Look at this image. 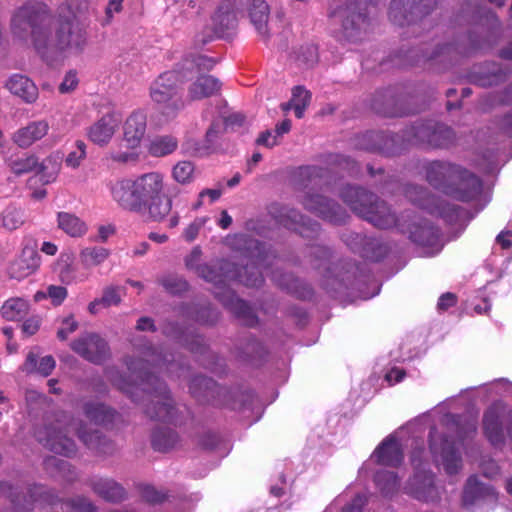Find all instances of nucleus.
I'll use <instances>...</instances> for the list:
<instances>
[{
    "mask_svg": "<svg viewBox=\"0 0 512 512\" xmlns=\"http://www.w3.org/2000/svg\"><path fill=\"white\" fill-rule=\"evenodd\" d=\"M11 31L19 40H30L45 61L66 51L80 53L87 43L86 31L76 17L56 23L41 2H27L17 8L11 18Z\"/></svg>",
    "mask_w": 512,
    "mask_h": 512,
    "instance_id": "obj_1",
    "label": "nucleus"
},
{
    "mask_svg": "<svg viewBox=\"0 0 512 512\" xmlns=\"http://www.w3.org/2000/svg\"><path fill=\"white\" fill-rule=\"evenodd\" d=\"M141 355V359L128 358L126 360L130 376L139 378V383L129 381L115 368L107 370L108 379L135 402L140 400L139 394H141V399L147 402L144 405V413L150 419L172 421L176 409L166 384L150 372L143 370L149 368L158 372L174 374L180 368V364L175 361L172 354L164 353L162 348L147 346L142 350Z\"/></svg>",
    "mask_w": 512,
    "mask_h": 512,
    "instance_id": "obj_2",
    "label": "nucleus"
},
{
    "mask_svg": "<svg viewBox=\"0 0 512 512\" xmlns=\"http://www.w3.org/2000/svg\"><path fill=\"white\" fill-rule=\"evenodd\" d=\"M164 176L148 172L135 178H124L110 185L112 199L124 210L144 214L150 221L164 222L172 229L180 216L172 212V198L165 194Z\"/></svg>",
    "mask_w": 512,
    "mask_h": 512,
    "instance_id": "obj_3",
    "label": "nucleus"
},
{
    "mask_svg": "<svg viewBox=\"0 0 512 512\" xmlns=\"http://www.w3.org/2000/svg\"><path fill=\"white\" fill-rule=\"evenodd\" d=\"M208 268L206 275H198L207 282L216 285L214 291L219 301L231 311L237 318L241 319L245 325L253 326L257 323V317L253 309L242 299L238 298L235 293L225 288L227 280L238 279L241 283L248 287H259L264 282L262 273L254 264L246 265L241 270H232L234 265L229 261L222 260L214 265L206 264Z\"/></svg>",
    "mask_w": 512,
    "mask_h": 512,
    "instance_id": "obj_4",
    "label": "nucleus"
},
{
    "mask_svg": "<svg viewBox=\"0 0 512 512\" xmlns=\"http://www.w3.org/2000/svg\"><path fill=\"white\" fill-rule=\"evenodd\" d=\"M208 268L206 275H198L207 282L216 285L214 291L219 301L231 311L237 318L241 319L245 325L253 326L257 323V317L253 309L242 299L238 298L235 293L225 288L227 280L238 279L241 283L248 287H259L264 282L262 273L254 264L246 265L241 270H232L234 265L229 261L222 260L214 265L206 264Z\"/></svg>",
    "mask_w": 512,
    "mask_h": 512,
    "instance_id": "obj_5",
    "label": "nucleus"
},
{
    "mask_svg": "<svg viewBox=\"0 0 512 512\" xmlns=\"http://www.w3.org/2000/svg\"><path fill=\"white\" fill-rule=\"evenodd\" d=\"M426 180L452 198L468 202L482 191L481 180L467 169L444 161H433L425 166Z\"/></svg>",
    "mask_w": 512,
    "mask_h": 512,
    "instance_id": "obj_6",
    "label": "nucleus"
},
{
    "mask_svg": "<svg viewBox=\"0 0 512 512\" xmlns=\"http://www.w3.org/2000/svg\"><path fill=\"white\" fill-rule=\"evenodd\" d=\"M75 431L79 440L88 448L98 453L106 454L112 451V444L103 437L98 430H86L81 420L69 419L65 422L57 421L45 429V437L38 434V439L51 451L70 457L76 453L75 441L68 436V432Z\"/></svg>",
    "mask_w": 512,
    "mask_h": 512,
    "instance_id": "obj_7",
    "label": "nucleus"
},
{
    "mask_svg": "<svg viewBox=\"0 0 512 512\" xmlns=\"http://www.w3.org/2000/svg\"><path fill=\"white\" fill-rule=\"evenodd\" d=\"M340 197L354 213L375 227L388 229L396 225L395 214L375 194L360 187L346 185L341 189Z\"/></svg>",
    "mask_w": 512,
    "mask_h": 512,
    "instance_id": "obj_8",
    "label": "nucleus"
},
{
    "mask_svg": "<svg viewBox=\"0 0 512 512\" xmlns=\"http://www.w3.org/2000/svg\"><path fill=\"white\" fill-rule=\"evenodd\" d=\"M215 64L216 61L213 58L205 55H191L179 63L182 82L192 81L188 88V96L191 100L211 97L220 91V81L205 73Z\"/></svg>",
    "mask_w": 512,
    "mask_h": 512,
    "instance_id": "obj_9",
    "label": "nucleus"
},
{
    "mask_svg": "<svg viewBox=\"0 0 512 512\" xmlns=\"http://www.w3.org/2000/svg\"><path fill=\"white\" fill-rule=\"evenodd\" d=\"M182 78L177 68L160 74L149 87V96L157 110L167 120L173 119L184 108L180 85Z\"/></svg>",
    "mask_w": 512,
    "mask_h": 512,
    "instance_id": "obj_10",
    "label": "nucleus"
},
{
    "mask_svg": "<svg viewBox=\"0 0 512 512\" xmlns=\"http://www.w3.org/2000/svg\"><path fill=\"white\" fill-rule=\"evenodd\" d=\"M340 23L335 37L340 42L356 43L364 38L370 27L367 8L360 0H348L330 13Z\"/></svg>",
    "mask_w": 512,
    "mask_h": 512,
    "instance_id": "obj_11",
    "label": "nucleus"
},
{
    "mask_svg": "<svg viewBox=\"0 0 512 512\" xmlns=\"http://www.w3.org/2000/svg\"><path fill=\"white\" fill-rule=\"evenodd\" d=\"M5 164L17 177L36 172L46 184L54 181L58 173V164L52 155L40 162L35 154H12L5 159Z\"/></svg>",
    "mask_w": 512,
    "mask_h": 512,
    "instance_id": "obj_12",
    "label": "nucleus"
},
{
    "mask_svg": "<svg viewBox=\"0 0 512 512\" xmlns=\"http://www.w3.org/2000/svg\"><path fill=\"white\" fill-rule=\"evenodd\" d=\"M405 138L412 144L430 148H446L455 140L453 130L434 121L418 123L405 132Z\"/></svg>",
    "mask_w": 512,
    "mask_h": 512,
    "instance_id": "obj_13",
    "label": "nucleus"
},
{
    "mask_svg": "<svg viewBox=\"0 0 512 512\" xmlns=\"http://www.w3.org/2000/svg\"><path fill=\"white\" fill-rule=\"evenodd\" d=\"M300 203L307 211L333 224H343L348 217L339 204L322 194L307 192Z\"/></svg>",
    "mask_w": 512,
    "mask_h": 512,
    "instance_id": "obj_14",
    "label": "nucleus"
},
{
    "mask_svg": "<svg viewBox=\"0 0 512 512\" xmlns=\"http://www.w3.org/2000/svg\"><path fill=\"white\" fill-rule=\"evenodd\" d=\"M436 6V0H392L389 8L391 21L399 26L409 24L413 16L429 14Z\"/></svg>",
    "mask_w": 512,
    "mask_h": 512,
    "instance_id": "obj_15",
    "label": "nucleus"
},
{
    "mask_svg": "<svg viewBox=\"0 0 512 512\" xmlns=\"http://www.w3.org/2000/svg\"><path fill=\"white\" fill-rule=\"evenodd\" d=\"M415 472L405 486V492L415 499L423 502H433L439 499V492L434 482V475L420 468V464L416 463L413 458Z\"/></svg>",
    "mask_w": 512,
    "mask_h": 512,
    "instance_id": "obj_16",
    "label": "nucleus"
},
{
    "mask_svg": "<svg viewBox=\"0 0 512 512\" xmlns=\"http://www.w3.org/2000/svg\"><path fill=\"white\" fill-rule=\"evenodd\" d=\"M510 412L504 403L495 402L484 413L483 428L492 445L499 446L504 443V425L510 417Z\"/></svg>",
    "mask_w": 512,
    "mask_h": 512,
    "instance_id": "obj_17",
    "label": "nucleus"
},
{
    "mask_svg": "<svg viewBox=\"0 0 512 512\" xmlns=\"http://www.w3.org/2000/svg\"><path fill=\"white\" fill-rule=\"evenodd\" d=\"M70 346L75 353L95 364H101L110 356L107 342L95 333L82 334Z\"/></svg>",
    "mask_w": 512,
    "mask_h": 512,
    "instance_id": "obj_18",
    "label": "nucleus"
},
{
    "mask_svg": "<svg viewBox=\"0 0 512 512\" xmlns=\"http://www.w3.org/2000/svg\"><path fill=\"white\" fill-rule=\"evenodd\" d=\"M405 195L410 202L421 209L427 210L430 214L449 217L450 212L454 213L456 211L455 206L440 201L422 186L407 185Z\"/></svg>",
    "mask_w": 512,
    "mask_h": 512,
    "instance_id": "obj_19",
    "label": "nucleus"
},
{
    "mask_svg": "<svg viewBox=\"0 0 512 512\" xmlns=\"http://www.w3.org/2000/svg\"><path fill=\"white\" fill-rule=\"evenodd\" d=\"M269 214L283 226L295 230L303 236H309V231L316 233L319 230V224L317 222H311L309 220L307 225L305 217L297 210L278 203H274L269 207Z\"/></svg>",
    "mask_w": 512,
    "mask_h": 512,
    "instance_id": "obj_20",
    "label": "nucleus"
},
{
    "mask_svg": "<svg viewBox=\"0 0 512 512\" xmlns=\"http://www.w3.org/2000/svg\"><path fill=\"white\" fill-rule=\"evenodd\" d=\"M122 122L121 116L115 111L104 114L87 129L88 139L96 145L106 146L113 138Z\"/></svg>",
    "mask_w": 512,
    "mask_h": 512,
    "instance_id": "obj_21",
    "label": "nucleus"
},
{
    "mask_svg": "<svg viewBox=\"0 0 512 512\" xmlns=\"http://www.w3.org/2000/svg\"><path fill=\"white\" fill-rule=\"evenodd\" d=\"M1 491L10 498L12 503L11 512H29L33 503L43 494L42 486H29L25 492H19L8 483L1 484Z\"/></svg>",
    "mask_w": 512,
    "mask_h": 512,
    "instance_id": "obj_22",
    "label": "nucleus"
},
{
    "mask_svg": "<svg viewBox=\"0 0 512 512\" xmlns=\"http://www.w3.org/2000/svg\"><path fill=\"white\" fill-rule=\"evenodd\" d=\"M50 129L45 119L35 120L17 129L11 137L12 142L21 149H27L43 139Z\"/></svg>",
    "mask_w": 512,
    "mask_h": 512,
    "instance_id": "obj_23",
    "label": "nucleus"
},
{
    "mask_svg": "<svg viewBox=\"0 0 512 512\" xmlns=\"http://www.w3.org/2000/svg\"><path fill=\"white\" fill-rule=\"evenodd\" d=\"M40 265V256L36 250L25 247L8 268L10 278L22 280L33 274Z\"/></svg>",
    "mask_w": 512,
    "mask_h": 512,
    "instance_id": "obj_24",
    "label": "nucleus"
},
{
    "mask_svg": "<svg viewBox=\"0 0 512 512\" xmlns=\"http://www.w3.org/2000/svg\"><path fill=\"white\" fill-rule=\"evenodd\" d=\"M398 136L387 135L383 132H366L357 137L355 146L367 151H380L385 154H395L397 150L393 144Z\"/></svg>",
    "mask_w": 512,
    "mask_h": 512,
    "instance_id": "obj_25",
    "label": "nucleus"
},
{
    "mask_svg": "<svg viewBox=\"0 0 512 512\" xmlns=\"http://www.w3.org/2000/svg\"><path fill=\"white\" fill-rule=\"evenodd\" d=\"M246 11L251 24L263 40H268L270 7L265 0H246Z\"/></svg>",
    "mask_w": 512,
    "mask_h": 512,
    "instance_id": "obj_26",
    "label": "nucleus"
},
{
    "mask_svg": "<svg viewBox=\"0 0 512 512\" xmlns=\"http://www.w3.org/2000/svg\"><path fill=\"white\" fill-rule=\"evenodd\" d=\"M87 485L92 491L108 502H121L126 498L123 486L111 478L91 477Z\"/></svg>",
    "mask_w": 512,
    "mask_h": 512,
    "instance_id": "obj_27",
    "label": "nucleus"
},
{
    "mask_svg": "<svg viewBox=\"0 0 512 512\" xmlns=\"http://www.w3.org/2000/svg\"><path fill=\"white\" fill-rule=\"evenodd\" d=\"M371 458L379 465L397 466L403 460V451L399 441L393 436H388L374 450Z\"/></svg>",
    "mask_w": 512,
    "mask_h": 512,
    "instance_id": "obj_28",
    "label": "nucleus"
},
{
    "mask_svg": "<svg viewBox=\"0 0 512 512\" xmlns=\"http://www.w3.org/2000/svg\"><path fill=\"white\" fill-rule=\"evenodd\" d=\"M442 447L439 448L435 436L430 433V449L434 455L440 454L445 471L456 474L462 467V459L458 451L446 439H442Z\"/></svg>",
    "mask_w": 512,
    "mask_h": 512,
    "instance_id": "obj_29",
    "label": "nucleus"
},
{
    "mask_svg": "<svg viewBox=\"0 0 512 512\" xmlns=\"http://www.w3.org/2000/svg\"><path fill=\"white\" fill-rule=\"evenodd\" d=\"M495 495L492 486L480 482L476 476H470L463 489L462 504L465 508L470 509L479 501L495 497Z\"/></svg>",
    "mask_w": 512,
    "mask_h": 512,
    "instance_id": "obj_30",
    "label": "nucleus"
},
{
    "mask_svg": "<svg viewBox=\"0 0 512 512\" xmlns=\"http://www.w3.org/2000/svg\"><path fill=\"white\" fill-rule=\"evenodd\" d=\"M6 87L13 95L21 98L27 104L35 103L39 96L35 83L21 74L12 75L6 83Z\"/></svg>",
    "mask_w": 512,
    "mask_h": 512,
    "instance_id": "obj_31",
    "label": "nucleus"
},
{
    "mask_svg": "<svg viewBox=\"0 0 512 512\" xmlns=\"http://www.w3.org/2000/svg\"><path fill=\"white\" fill-rule=\"evenodd\" d=\"M146 132V115L142 111L133 112L124 124V140L131 149L140 145Z\"/></svg>",
    "mask_w": 512,
    "mask_h": 512,
    "instance_id": "obj_32",
    "label": "nucleus"
},
{
    "mask_svg": "<svg viewBox=\"0 0 512 512\" xmlns=\"http://www.w3.org/2000/svg\"><path fill=\"white\" fill-rule=\"evenodd\" d=\"M189 390L198 401L213 402L220 395L222 388L211 378L198 375L191 380Z\"/></svg>",
    "mask_w": 512,
    "mask_h": 512,
    "instance_id": "obj_33",
    "label": "nucleus"
},
{
    "mask_svg": "<svg viewBox=\"0 0 512 512\" xmlns=\"http://www.w3.org/2000/svg\"><path fill=\"white\" fill-rule=\"evenodd\" d=\"M29 309L28 301L20 297H15L3 303L0 313L7 321H19L28 315Z\"/></svg>",
    "mask_w": 512,
    "mask_h": 512,
    "instance_id": "obj_34",
    "label": "nucleus"
},
{
    "mask_svg": "<svg viewBox=\"0 0 512 512\" xmlns=\"http://www.w3.org/2000/svg\"><path fill=\"white\" fill-rule=\"evenodd\" d=\"M438 238L437 228L428 223L414 225L410 231V239L420 246L432 247L438 242Z\"/></svg>",
    "mask_w": 512,
    "mask_h": 512,
    "instance_id": "obj_35",
    "label": "nucleus"
},
{
    "mask_svg": "<svg viewBox=\"0 0 512 512\" xmlns=\"http://www.w3.org/2000/svg\"><path fill=\"white\" fill-rule=\"evenodd\" d=\"M178 441L177 433L169 427L158 428L152 433V446L160 452H166L174 448Z\"/></svg>",
    "mask_w": 512,
    "mask_h": 512,
    "instance_id": "obj_36",
    "label": "nucleus"
},
{
    "mask_svg": "<svg viewBox=\"0 0 512 512\" xmlns=\"http://www.w3.org/2000/svg\"><path fill=\"white\" fill-rule=\"evenodd\" d=\"M86 417L95 424H106L113 420L114 412L102 403L87 402L83 407Z\"/></svg>",
    "mask_w": 512,
    "mask_h": 512,
    "instance_id": "obj_37",
    "label": "nucleus"
},
{
    "mask_svg": "<svg viewBox=\"0 0 512 512\" xmlns=\"http://www.w3.org/2000/svg\"><path fill=\"white\" fill-rule=\"evenodd\" d=\"M236 17L232 12L219 9L213 16V29L217 37H225L236 27Z\"/></svg>",
    "mask_w": 512,
    "mask_h": 512,
    "instance_id": "obj_38",
    "label": "nucleus"
},
{
    "mask_svg": "<svg viewBox=\"0 0 512 512\" xmlns=\"http://www.w3.org/2000/svg\"><path fill=\"white\" fill-rule=\"evenodd\" d=\"M55 360L52 356L47 355L40 359L39 363L37 361V355L33 352H30L27 355L24 367L27 372H37L42 376H49L55 368Z\"/></svg>",
    "mask_w": 512,
    "mask_h": 512,
    "instance_id": "obj_39",
    "label": "nucleus"
},
{
    "mask_svg": "<svg viewBox=\"0 0 512 512\" xmlns=\"http://www.w3.org/2000/svg\"><path fill=\"white\" fill-rule=\"evenodd\" d=\"M178 147V140L171 135L155 137L149 145V153L154 157H163L173 153Z\"/></svg>",
    "mask_w": 512,
    "mask_h": 512,
    "instance_id": "obj_40",
    "label": "nucleus"
},
{
    "mask_svg": "<svg viewBox=\"0 0 512 512\" xmlns=\"http://www.w3.org/2000/svg\"><path fill=\"white\" fill-rule=\"evenodd\" d=\"M58 226L72 237H79L86 232V225L73 214L60 212L58 214Z\"/></svg>",
    "mask_w": 512,
    "mask_h": 512,
    "instance_id": "obj_41",
    "label": "nucleus"
},
{
    "mask_svg": "<svg viewBox=\"0 0 512 512\" xmlns=\"http://www.w3.org/2000/svg\"><path fill=\"white\" fill-rule=\"evenodd\" d=\"M471 79L475 84L487 87L503 81L505 74L495 64H492L491 68L487 70L474 71L471 75Z\"/></svg>",
    "mask_w": 512,
    "mask_h": 512,
    "instance_id": "obj_42",
    "label": "nucleus"
},
{
    "mask_svg": "<svg viewBox=\"0 0 512 512\" xmlns=\"http://www.w3.org/2000/svg\"><path fill=\"white\" fill-rule=\"evenodd\" d=\"M374 481L381 493L385 496L393 495L398 491L400 486L398 476L392 471L381 470L377 472Z\"/></svg>",
    "mask_w": 512,
    "mask_h": 512,
    "instance_id": "obj_43",
    "label": "nucleus"
},
{
    "mask_svg": "<svg viewBox=\"0 0 512 512\" xmlns=\"http://www.w3.org/2000/svg\"><path fill=\"white\" fill-rule=\"evenodd\" d=\"M110 255L104 247H87L80 253V260L84 267L91 268L102 264Z\"/></svg>",
    "mask_w": 512,
    "mask_h": 512,
    "instance_id": "obj_44",
    "label": "nucleus"
},
{
    "mask_svg": "<svg viewBox=\"0 0 512 512\" xmlns=\"http://www.w3.org/2000/svg\"><path fill=\"white\" fill-rule=\"evenodd\" d=\"M295 61L298 66L311 68L318 62V50L313 44L301 46L295 54Z\"/></svg>",
    "mask_w": 512,
    "mask_h": 512,
    "instance_id": "obj_45",
    "label": "nucleus"
},
{
    "mask_svg": "<svg viewBox=\"0 0 512 512\" xmlns=\"http://www.w3.org/2000/svg\"><path fill=\"white\" fill-rule=\"evenodd\" d=\"M292 100L294 101V112L297 118H302L305 109L311 100V93L304 86H295L292 89Z\"/></svg>",
    "mask_w": 512,
    "mask_h": 512,
    "instance_id": "obj_46",
    "label": "nucleus"
},
{
    "mask_svg": "<svg viewBox=\"0 0 512 512\" xmlns=\"http://www.w3.org/2000/svg\"><path fill=\"white\" fill-rule=\"evenodd\" d=\"M24 223L23 214L20 209L9 206L2 212V226L13 231L18 229Z\"/></svg>",
    "mask_w": 512,
    "mask_h": 512,
    "instance_id": "obj_47",
    "label": "nucleus"
},
{
    "mask_svg": "<svg viewBox=\"0 0 512 512\" xmlns=\"http://www.w3.org/2000/svg\"><path fill=\"white\" fill-rule=\"evenodd\" d=\"M194 175V165L190 161L178 162L172 170L174 180L180 184L190 183Z\"/></svg>",
    "mask_w": 512,
    "mask_h": 512,
    "instance_id": "obj_48",
    "label": "nucleus"
},
{
    "mask_svg": "<svg viewBox=\"0 0 512 512\" xmlns=\"http://www.w3.org/2000/svg\"><path fill=\"white\" fill-rule=\"evenodd\" d=\"M164 289L171 294H180L187 291V282L176 275H166L158 279Z\"/></svg>",
    "mask_w": 512,
    "mask_h": 512,
    "instance_id": "obj_49",
    "label": "nucleus"
},
{
    "mask_svg": "<svg viewBox=\"0 0 512 512\" xmlns=\"http://www.w3.org/2000/svg\"><path fill=\"white\" fill-rule=\"evenodd\" d=\"M324 174L325 169L318 166L301 167L298 173L303 187H307L310 184H317V179L322 178Z\"/></svg>",
    "mask_w": 512,
    "mask_h": 512,
    "instance_id": "obj_50",
    "label": "nucleus"
},
{
    "mask_svg": "<svg viewBox=\"0 0 512 512\" xmlns=\"http://www.w3.org/2000/svg\"><path fill=\"white\" fill-rule=\"evenodd\" d=\"M86 157V144L82 140L75 142L74 148L68 153L65 163L73 169L78 168Z\"/></svg>",
    "mask_w": 512,
    "mask_h": 512,
    "instance_id": "obj_51",
    "label": "nucleus"
},
{
    "mask_svg": "<svg viewBox=\"0 0 512 512\" xmlns=\"http://www.w3.org/2000/svg\"><path fill=\"white\" fill-rule=\"evenodd\" d=\"M121 287L119 286H107L103 289L102 296L99 299L103 308L110 306H117L121 303Z\"/></svg>",
    "mask_w": 512,
    "mask_h": 512,
    "instance_id": "obj_52",
    "label": "nucleus"
},
{
    "mask_svg": "<svg viewBox=\"0 0 512 512\" xmlns=\"http://www.w3.org/2000/svg\"><path fill=\"white\" fill-rule=\"evenodd\" d=\"M201 255L202 252L200 248L194 247L191 253L186 257L185 264L186 267L192 271H194L197 275H206L205 271L208 269L206 264H201Z\"/></svg>",
    "mask_w": 512,
    "mask_h": 512,
    "instance_id": "obj_53",
    "label": "nucleus"
},
{
    "mask_svg": "<svg viewBox=\"0 0 512 512\" xmlns=\"http://www.w3.org/2000/svg\"><path fill=\"white\" fill-rule=\"evenodd\" d=\"M71 512H97V507L86 497L77 496L66 502Z\"/></svg>",
    "mask_w": 512,
    "mask_h": 512,
    "instance_id": "obj_54",
    "label": "nucleus"
},
{
    "mask_svg": "<svg viewBox=\"0 0 512 512\" xmlns=\"http://www.w3.org/2000/svg\"><path fill=\"white\" fill-rule=\"evenodd\" d=\"M60 322L61 326L57 331V337L61 341H65L70 334L74 333L78 329L79 324L72 314L62 318Z\"/></svg>",
    "mask_w": 512,
    "mask_h": 512,
    "instance_id": "obj_55",
    "label": "nucleus"
},
{
    "mask_svg": "<svg viewBox=\"0 0 512 512\" xmlns=\"http://www.w3.org/2000/svg\"><path fill=\"white\" fill-rule=\"evenodd\" d=\"M142 497L149 503L158 504L164 502L168 495L162 490H157L155 487L146 485L141 491Z\"/></svg>",
    "mask_w": 512,
    "mask_h": 512,
    "instance_id": "obj_56",
    "label": "nucleus"
},
{
    "mask_svg": "<svg viewBox=\"0 0 512 512\" xmlns=\"http://www.w3.org/2000/svg\"><path fill=\"white\" fill-rule=\"evenodd\" d=\"M226 131L221 122H213L205 135L206 148H214L219 136Z\"/></svg>",
    "mask_w": 512,
    "mask_h": 512,
    "instance_id": "obj_57",
    "label": "nucleus"
},
{
    "mask_svg": "<svg viewBox=\"0 0 512 512\" xmlns=\"http://www.w3.org/2000/svg\"><path fill=\"white\" fill-rule=\"evenodd\" d=\"M48 298L54 306H60L68 296V291L64 286L49 285Z\"/></svg>",
    "mask_w": 512,
    "mask_h": 512,
    "instance_id": "obj_58",
    "label": "nucleus"
},
{
    "mask_svg": "<svg viewBox=\"0 0 512 512\" xmlns=\"http://www.w3.org/2000/svg\"><path fill=\"white\" fill-rule=\"evenodd\" d=\"M205 225V219L204 218H196L193 222H191L183 231V237L187 242L194 241L199 231L203 228Z\"/></svg>",
    "mask_w": 512,
    "mask_h": 512,
    "instance_id": "obj_59",
    "label": "nucleus"
},
{
    "mask_svg": "<svg viewBox=\"0 0 512 512\" xmlns=\"http://www.w3.org/2000/svg\"><path fill=\"white\" fill-rule=\"evenodd\" d=\"M78 77L75 71H69L59 85V91L63 94L72 92L78 85Z\"/></svg>",
    "mask_w": 512,
    "mask_h": 512,
    "instance_id": "obj_60",
    "label": "nucleus"
},
{
    "mask_svg": "<svg viewBox=\"0 0 512 512\" xmlns=\"http://www.w3.org/2000/svg\"><path fill=\"white\" fill-rule=\"evenodd\" d=\"M310 254L316 258L317 263L314 264L316 268L324 266L329 261L330 252L323 246L312 247Z\"/></svg>",
    "mask_w": 512,
    "mask_h": 512,
    "instance_id": "obj_61",
    "label": "nucleus"
},
{
    "mask_svg": "<svg viewBox=\"0 0 512 512\" xmlns=\"http://www.w3.org/2000/svg\"><path fill=\"white\" fill-rule=\"evenodd\" d=\"M217 319L218 312L210 307L202 308L196 316V320L203 324H213Z\"/></svg>",
    "mask_w": 512,
    "mask_h": 512,
    "instance_id": "obj_62",
    "label": "nucleus"
},
{
    "mask_svg": "<svg viewBox=\"0 0 512 512\" xmlns=\"http://www.w3.org/2000/svg\"><path fill=\"white\" fill-rule=\"evenodd\" d=\"M40 324L41 320L38 316L30 317L27 320H25L24 323L22 324V332L26 336H32L36 334V332L39 330Z\"/></svg>",
    "mask_w": 512,
    "mask_h": 512,
    "instance_id": "obj_63",
    "label": "nucleus"
},
{
    "mask_svg": "<svg viewBox=\"0 0 512 512\" xmlns=\"http://www.w3.org/2000/svg\"><path fill=\"white\" fill-rule=\"evenodd\" d=\"M367 503V497L362 494L356 495L351 503L346 505L342 512H362L363 506Z\"/></svg>",
    "mask_w": 512,
    "mask_h": 512,
    "instance_id": "obj_64",
    "label": "nucleus"
}]
</instances>
